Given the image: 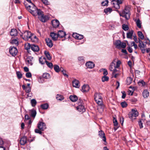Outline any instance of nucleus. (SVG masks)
Masks as SVG:
<instances>
[{
  "mask_svg": "<svg viewBox=\"0 0 150 150\" xmlns=\"http://www.w3.org/2000/svg\"><path fill=\"white\" fill-rule=\"evenodd\" d=\"M94 97L95 101L98 105V109L100 112H101L103 111L104 107L102 103L101 95L100 93H96L94 94Z\"/></svg>",
  "mask_w": 150,
  "mask_h": 150,
  "instance_id": "1",
  "label": "nucleus"
},
{
  "mask_svg": "<svg viewBox=\"0 0 150 150\" xmlns=\"http://www.w3.org/2000/svg\"><path fill=\"white\" fill-rule=\"evenodd\" d=\"M32 6H31V7L29 8L28 11L30 12L35 17L37 16L38 11L40 10H41L40 9H38L36 7L33 3H32Z\"/></svg>",
  "mask_w": 150,
  "mask_h": 150,
  "instance_id": "2",
  "label": "nucleus"
},
{
  "mask_svg": "<svg viewBox=\"0 0 150 150\" xmlns=\"http://www.w3.org/2000/svg\"><path fill=\"white\" fill-rule=\"evenodd\" d=\"M37 16L39 20L42 22H45L48 19V16H44L43 12L41 10H40L39 12L38 11Z\"/></svg>",
  "mask_w": 150,
  "mask_h": 150,
  "instance_id": "3",
  "label": "nucleus"
},
{
  "mask_svg": "<svg viewBox=\"0 0 150 150\" xmlns=\"http://www.w3.org/2000/svg\"><path fill=\"white\" fill-rule=\"evenodd\" d=\"M114 44L115 47L119 49L125 48L126 47V44L125 42H122L119 40H117L114 42Z\"/></svg>",
  "mask_w": 150,
  "mask_h": 150,
  "instance_id": "4",
  "label": "nucleus"
},
{
  "mask_svg": "<svg viewBox=\"0 0 150 150\" xmlns=\"http://www.w3.org/2000/svg\"><path fill=\"white\" fill-rule=\"evenodd\" d=\"M138 115V112L135 109H132L129 114V117L131 120L135 119Z\"/></svg>",
  "mask_w": 150,
  "mask_h": 150,
  "instance_id": "5",
  "label": "nucleus"
},
{
  "mask_svg": "<svg viewBox=\"0 0 150 150\" xmlns=\"http://www.w3.org/2000/svg\"><path fill=\"white\" fill-rule=\"evenodd\" d=\"M78 102V103L79 105L76 107V110L81 113L85 112V109L84 108V106L82 104L83 100H79Z\"/></svg>",
  "mask_w": 150,
  "mask_h": 150,
  "instance_id": "6",
  "label": "nucleus"
},
{
  "mask_svg": "<svg viewBox=\"0 0 150 150\" xmlns=\"http://www.w3.org/2000/svg\"><path fill=\"white\" fill-rule=\"evenodd\" d=\"M21 36L25 40H27L29 39H31V38L33 36L31 33L28 31L24 32Z\"/></svg>",
  "mask_w": 150,
  "mask_h": 150,
  "instance_id": "7",
  "label": "nucleus"
},
{
  "mask_svg": "<svg viewBox=\"0 0 150 150\" xmlns=\"http://www.w3.org/2000/svg\"><path fill=\"white\" fill-rule=\"evenodd\" d=\"M26 64L28 65H32L33 62V58L31 56H28L25 59Z\"/></svg>",
  "mask_w": 150,
  "mask_h": 150,
  "instance_id": "8",
  "label": "nucleus"
},
{
  "mask_svg": "<svg viewBox=\"0 0 150 150\" xmlns=\"http://www.w3.org/2000/svg\"><path fill=\"white\" fill-rule=\"evenodd\" d=\"M38 128L40 130L44 131L46 128V126L44 122H39L38 124Z\"/></svg>",
  "mask_w": 150,
  "mask_h": 150,
  "instance_id": "9",
  "label": "nucleus"
},
{
  "mask_svg": "<svg viewBox=\"0 0 150 150\" xmlns=\"http://www.w3.org/2000/svg\"><path fill=\"white\" fill-rule=\"evenodd\" d=\"M9 52L10 54L13 56H15L18 52V51L16 47L11 46L10 47Z\"/></svg>",
  "mask_w": 150,
  "mask_h": 150,
  "instance_id": "10",
  "label": "nucleus"
},
{
  "mask_svg": "<svg viewBox=\"0 0 150 150\" xmlns=\"http://www.w3.org/2000/svg\"><path fill=\"white\" fill-rule=\"evenodd\" d=\"M98 135L102 139V140L104 142H106V139L105 135V134L103 131L101 130L99 132Z\"/></svg>",
  "mask_w": 150,
  "mask_h": 150,
  "instance_id": "11",
  "label": "nucleus"
},
{
  "mask_svg": "<svg viewBox=\"0 0 150 150\" xmlns=\"http://www.w3.org/2000/svg\"><path fill=\"white\" fill-rule=\"evenodd\" d=\"M72 85L74 87L79 88L80 86L79 81L76 79H74L72 81Z\"/></svg>",
  "mask_w": 150,
  "mask_h": 150,
  "instance_id": "12",
  "label": "nucleus"
},
{
  "mask_svg": "<svg viewBox=\"0 0 150 150\" xmlns=\"http://www.w3.org/2000/svg\"><path fill=\"white\" fill-rule=\"evenodd\" d=\"M73 37L76 39L78 40H81L83 38V36L81 35H80L76 33H74L72 34Z\"/></svg>",
  "mask_w": 150,
  "mask_h": 150,
  "instance_id": "13",
  "label": "nucleus"
},
{
  "mask_svg": "<svg viewBox=\"0 0 150 150\" xmlns=\"http://www.w3.org/2000/svg\"><path fill=\"white\" fill-rule=\"evenodd\" d=\"M112 4L113 5V6L116 9H118L120 8V6L118 2L116 0H113L112 1Z\"/></svg>",
  "mask_w": 150,
  "mask_h": 150,
  "instance_id": "14",
  "label": "nucleus"
},
{
  "mask_svg": "<svg viewBox=\"0 0 150 150\" xmlns=\"http://www.w3.org/2000/svg\"><path fill=\"white\" fill-rule=\"evenodd\" d=\"M52 23L54 28L58 27L59 25V21L57 20H53L52 21Z\"/></svg>",
  "mask_w": 150,
  "mask_h": 150,
  "instance_id": "15",
  "label": "nucleus"
},
{
  "mask_svg": "<svg viewBox=\"0 0 150 150\" xmlns=\"http://www.w3.org/2000/svg\"><path fill=\"white\" fill-rule=\"evenodd\" d=\"M31 50L34 52H38L39 50V48L38 45L32 44Z\"/></svg>",
  "mask_w": 150,
  "mask_h": 150,
  "instance_id": "16",
  "label": "nucleus"
},
{
  "mask_svg": "<svg viewBox=\"0 0 150 150\" xmlns=\"http://www.w3.org/2000/svg\"><path fill=\"white\" fill-rule=\"evenodd\" d=\"M86 65L88 68L92 69L94 67L95 64L93 62L89 61L86 63Z\"/></svg>",
  "mask_w": 150,
  "mask_h": 150,
  "instance_id": "17",
  "label": "nucleus"
},
{
  "mask_svg": "<svg viewBox=\"0 0 150 150\" xmlns=\"http://www.w3.org/2000/svg\"><path fill=\"white\" fill-rule=\"evenodd\" d=\"M115 60H116V59L114 60L110 65L109 69L111 71H112V70H113L114 68H115V62H116Z\"/></svg>",
  "mask_w": 150,
  "mask_h": 150,
  "instance_id": "18",
  "label": "nucleus"
},
{
  "mask_svg": "<svg viewBox=\"0 0 150 150\" xmlns=\"http://www.w3.org/2000/svg\"><path fill=\"white\" fill-rule=\"evenodd\" d=\"M89 87L87 85H84L82 87L81 91L83 92H88L89 91Z\"/></svg>",
  "mask_w": 150,
  "mask_h": 150,
  "instance_id": "19",
  "label": "nucleus"
},
{
  "mask_svg": "<svg viewBox=\"0 0 150 150\" xmlns=\"http://www.w3.org/2000/svg\"><path fill=\"white\" fill-rule=\"evenodd\" d=\"M27 138L26 137L23 136L20 139V144L21 145H24L27 143Z\"/></svg>",
  "mask_w": 150,
  "mask_h": 150,
  "instance_id": "20",
  "label": "nucleus"
},
{
  "mask_svg": "<svg viewBox=\"0 0 150 150\" xmlns=\"http://www.w3.org/2000/svg\"><path fill=\"white\" fill-rule=\"evenodd\" d=\"M45 41L47 45L50 47H51L53 46V43L52 40L49 38L45 39Z\"/></svg>",
  "mask_w": 150,
  "mask_h": 150,
  "instance_id": "21",
  "label": "nucleus"
},
{
  "mask_svg": "<svg viewBox=\"0 0 150 150\" xmlns=\"http://www.w3.org/2000/svg\"><path fill=\"white\" fill-rule=\"evenodd\" d=\"M50 35L52 39L54 41L56 40L58 37L57 34L55 33L54 32L51 33H50Z\"/></svg>",
  "mask_w": 150,
  "mask_h": 150,
  "instance_id": "22",
  "label": "nucleus"
},
{
  "mask_svg": "<svg viewBox=\"0 0 150 150\" xmlns=\"http://www.w3.org/2000/svg\"><path fill=\"white\" fill-rule=\"evenodd\" d=\"M57 35L58 37L63 38L66 35L65 33L62 30H59L58 32Z\"/></svg>",
  "mask_w": 150,
  "mask_h": 150,
  "instance_id": "23",
  "label": "nucleus"
},
{
  "mask_svg": "<svg viewBox=\"0 0 150 150\" xmlns=\"http://www.w3.org/2000/svg\"><path fill=\"white\" fill-rule=\"evenodd\" d=\"M18 34L17 30L15 29H12L10 32V34L11 36H15L17 35Z\"/></svg>",
  "mask_w": 150,
  "mask_h": 150,
  "instance_id": "24",
  "label": "nucleus"
},
{
  "mask_svg": "<svg viewBox=\"0 0 150 150\" xmlns=\"http://www.w3.org/2000/svg\"><path fill=\"white\" fill-rule=\"evenodd\" d=\"M32 44H30L29 43H27L25 44V49L27 50V52L30 53V49H31Z\"/></svg>",
  "mask_w": 150,
  "mask_h": 150,
  "instance_id": "25",
  "label": "nucleus"
},
{
  "mask_svg": "<svg viewBox=\"0 0 150 150\" xmlns=\"http://www.w3.org/2000/svg\"><path fill=\"white\" fill-rule=\"evenodd\" d=\"M138 46L140 47L142 53H144L145 52V50L144 49V48L146 47V45L144 43H143L141 44V45H139Z\"/></svg>",
  "mask_w": 150,
  "mask_h": 150,
  "instance_id": "26",
  "label": "nucleus"
},
{
  "mask_svg": "<svg viewBox=\"0 0 150 150\" xmlns=\"http://www.w3.org/2000/svg\"><path fill=\"white\" fill-rule=\"evenodd\" d=\"M46 62L47 61L45 57H42L39 58V62L42 64H44L45 63H46Z\"/></svg>",
  "mask_w": 150,
  "mask_h": 150,
  "instance_id": "27",
  "label": "nucleus"
},
{
  "mask_svg": "<svg viewBox=\"0 0 150 150\" xmlns=\"http://www.w3.org/2000/svg\"><path fill=\"white\" fill-rule=\"evenodd\" d=\"M70 99L72 102H75L78 100V98L75 95L70 96L69 97Z\"/></svg>",
  "mask_w": 150,
  "mask_h": 150,
  "instance_id": "28",
  "label": "nucleus"
},
{
  "mask_svg": "<svg viewBox=\"0 0 150 150\" xmlns=\"http://www.w3.org/2000/svg\"><path fill=\"white\" fill-rule=\"evenodd\" d=\"M30 113L31 116L35 117L36 114V111L34 109L30 110Z\"/></svg>",
  "mask_w": 150,
  "mask_h": 150,
  "instance_id": "29",
  "label": "nucleus"
},
{
  "mask_svg": "<svg viewBox=\"0 0 150 150\" xmlns=\"http://www.w3.org/2000/svg\"><path fill=\"white\" fill-rule=\"evenodd\" d=\"M119 14L120 16H122L123 17L125 16L126 19L127 20L128 19L130 18L129 13H123L122 15H121L120 13H119Z\"/></svg>",
  "mask_w": 150,
  "mask_h": 150,
  "instance_id": "30",
  "label": "nucleus"
},
{
  "mask_svg": "<svg viewBox=\"0 0 150 150\" xmlns=\"http://www.w3.org/2000/svg\"><path fill=\"white\" fill-rule=\"evenodd\" d=\"M25 120H28V125H31L32 123V121L30 118L28 116V115H25Z\"/></svg>",
  "mask_w": 150,
  "mask_h": 150,
  "instance_id": "31",
  "label": "nucleus"
},
{
  "mask_svg": "<svg viewBox=\"0 0 150 150\" xmlns=\"http://www.w3.org/2000/svg\"><path fill=\"white\" fill-rule=\"evenodd\" d=\"M135 21L136 25L138 27L140 28H141L142 23L139 19L138 18L137 20H136Z\"/></svg>",
  "mask_w": 150,
  "mask_h": 150,
  "instance_id": "32",
  "label": "nucleus"
},
{
  "mask_svg": "<svg viewBox=\"0 0 150 150\" xmlns=\"http://www.w3.org/2000/svg\"><path fill=\"white\" fill-rule=\"evenodd\" d=\"M143 96L144 98H146L149 96V93L147 90H145L143 92Z\"/></svg>",
  "mask_w": 150,
  "mask_h": 150,
  "instance_id": "33",
  "label": "nucleus"
},
{
  "mask_svg": "<svg viewBox=\"0 0 150 150\" xmlns=\"http://www.w3.org/2000/svg\"><path fill=\"white\" fill-rule=\"evenodd\" d=\"M40 107L42 109L44 110H46L48 108L49 105L47 103H45L41 105H40Z\"/></svg>",
  "mask_w": 150,
  "mask_h": 150,
  "instance_id": "34",
  "label": "nucleus"
},
{
  "mask_svg": "<svg viewBox=\"0 0 150 150\" xmlns=\"http://www.w3.org/2000/svg\"><path fill=\"white\" fill-rule=\"evenodd\" d=\"M45 56H46V57L47 58V59L49 60H50L51 59V57L50 56V55L49 54V52L47 51H45Z\"/></svg>",
  "mask_w": 150,
  "mask_h": 150,
  "instance_id": "35",
  "label": "nucleus"
},
{
  "mask_svg": "<svg viewBox=\"0 0 150 150\" xmlns=\"http://www.w3.org/2000/svg\"><path fill=\"white\" fill-rule=\"evenodd\" d=\"M112 11V8H108L104 10V12L107 14H108L109 13H110Z\"/></svg>",
  "mask_w": 150,
  "mask_h": 150,
  "instance_id": "36",
  "label": "nucleus"
},
{
  "mask_svg": "<svg viewBox=\"0 0 150 150\" xmlns=\"http://www.w3.org/2000/svg\"><path fill=\"white\" fill-rule=\"evenodd\" d=\"M56 98L57 100H62L64 99V97L61 95L57 94L56 96Z\"/></svg>",
  "mask_w": 150,
  "mask_h": 150,
  "instance_id": "37",
  "label": "nucleus"
},
{
  "mask_svg": "<svg viewBox=\"0 0 150 150\" xmlns=\"http://www.w3.org/2000/svg\"><path fill=\"white\" fill-rule=\"evenodd\" d=\"M30 102L32 106L33 107H35L37 103L36 100L34 99H32L31 100Z\"/></svg>",
  "mask_w": 150,
  "mask_h": 150,
  "instance_id": "38",
  "label": "nucleus"
},
{
  "mask_svg": "<svg viewBox=\"0 0 150 150\" xmlns=\"http://www.w3.org/2000/svg\"><path fill=\"white\" fill-rule=\"evenodd\" d=\"M43 78L48 79L50 78V75L47 73L43 74L42 75Z\"/></svg>",
  "mask_w": 150,
  "mask_h": 150,
  "instance_id": "39",
  "label": "nucleus"
},
{
  "mask_svg": "<svg viewBox=\"0 0 150 150\" xmlns=\"http://www.w3.org/2000/svg\"><path fill=\"white\" fill-rule=\"evenodd\" d=\"M138 35L139 37L142 40L144 39V37L141 31H138Z\"/></svg>",
  "mask_w": 150,
  "mask_h": 150,
  "instance_id": "40",
  "label": "nucleus"
},
{
  "mask_svg": "<svg viewBox=\"0 0 150 150\" xmlns=\"http://www.w3.org/2000/svg\"><path fill=\"white\" fill-rule=\"evenodd\" d=\"M127 83V85H129L132 81V79L131 77L127 78L126 79Z\"/></svg>",
  "mask_w": 150,
  "mask_h": 150,
  "instance_id": "41",
  "label": "nucleus"
},
{
  "mask_svg": "<svg viewBox=\"0 0 150 150\" xmlns=\"http://www.w3.org/2000/svg\"><path fill=\"white\" fill-rule=\"evenodd\" d=\"M109 80V77L106 76H104L102 77V82H104L105 81H107Z\"/></svg>",
  "mask_w": 150,
  "mask_h": 150,
  "instance_id": "42",
  "label": "nucleus"
},
{
  "mask_svg": "<svg viewBox=\"0 0 150 150\" xmlns=\"http://www.w3.org/2000/svg\"><path fill=\"white\" fill-rule=\"evenodd\" d=\"M108 2L109 1L108 0H105V1L102 2L101 4L102 6H107L108 5Z\"/></svg>",
  "mask_w": 150,
  "mask_h": 150,
  "instance_id": "43",
  "label": "nucleus"
},
{
  "mask_svg": "<svg viewBox=\"0 0 150 150\" xmlns=\"http://www.w3.org/2000/svg\"><path fill=\"white\" fill-rule=\"evenodd\" d=\"M54 68L55 71L57 72H58L59 71V67L57 65H54Z\"/></svg>",
  "mask_w": 150,
  "mask_h": 150,
  "instance_id": "44",
  "label": "nucleus"
},
{
  "mask_svg": "<svg viewBox=\"0 0 150 150\" xmlns=\"http://www.w3.org/2000/svg\"><path fill=\"white\" fill-rule=\"evenodd\" d=\"M133 35V31H130L127 33V38H132Z\"/></svg>",
  "mask_w": 150,
  "mask_h": 150,
  "instance_id": "45",
  "label": "nucleus"
},
{
  "mask_svg": "<svg viewBox=\"0 0 150 150\" xmlns=\"http://www.w3.org/2000/svg\"><path fill=\"white\" fill-rule=\"evenodd\" d=\"M11 43L12 44H15L16 45H18V42L17 40L16 39H13L11 41Z\"/></svg>",
  "mask_w": 150,
  "mask_h": 150,
  "instance_id": "46",
  "label": "nucleus"
},
{
  "mask_svg": "<svg viewBox=\"0 0 150 150\" xmlns=\"http://www.w3.org/2000/svg\"><path fill=\"white\" fill-rule=\"evenodd\" d=\"M16 74L18 79H20L22 77V75L20 71H17Z\"/></svg>",
  "mask_w": 150,
  "mask_h": 150,
  "instance_id": "47",
  "label": "nucleus"
},
{
  "mask_svg": "<svg viewBox=\"0 0 150 150\" xmlns=\"http://www.w3.org/2000/svg\"><path fill=\"white\" fill-rule=\"evenodd\" d=\"M46 63L47 65V66L49 67L51 69H52L53 68V64L52 63L49 62L48 61H47V62H46Z\"/></svg>",
  "mask_w": 150,
  "mask_h": 150,
  "instance_id": "48",
  "label": "nucleus"
},
{
  "mask_svg": "<svg viewBox=\"0 0 150 150\" xmlns=\"http://www.w3.org/2000/svg\"><path fill=\"white\" fill-rule=\"evenodd\" d=\"M122 28L125 30L126 31L128 30L129 28L127 25L123 24L122 25Z\"/></svg>",
  "mask_w": 150,
  "mask_h": 150,
  "instance_id": "49",
  "label": "nucleus"
},
{
  "mask_svg": "<svg viewBox=\"0 0 150 150\" xmlns=\"http://www.w3.org/2000/svg\"><path fill=\"white\" fill-rule=\"evenodd\" d=\"M121 105L122 108L126 107L127 106V104L126 102L124 101L121 103Z\"/></svg>",
  "mask_w": 150,
  "mask_h": 150,
  "instance_id": "50",
  "label": "nucleus"
},
{
  "mask_svg": "<svg viewBox=\"0 0 150 150\" xmlns=\"http://www.w3.org/2000/svg\"><path fill=\"white\" fill-rule=\"evenodd\" d=\"M31 88L30 87H26L25 90V92L27 93H30L31 92Z\"/></svg>",
  "mask_w": 150,
  "mask_h": 150,
  "instance_id": "51",
  "label": "nucleus"
},
{
  "mask_svg": "<svg viewBox=\"0 0 150 150\" xmlns=\"http://www.w3.org/2000/svg\"><path fill=\"white\" fill-rule=\"evenodd\" d=\"M121 63V61L120 60H118L116 62V65H115V68H118L120 67Z\"/></svg>",
  "mask_w": 150,
  "mask_h": 150,
  "instance_id": "52",
  "label": "nucleus"
},
{
  "mask_svg": "<svg viewBox=\"0 0 150 150\" xmlns=\"http://www.w3.org/2000/svg\"><path fill=\"white\" fill-rule=\"evenodd\" d=\"M113 122L114 124V125L115 126H117L118 125L117 122V120L115 118L113 119Z\"/></svg>",
  "mask_w": 150,
  "mask_h": 150,
  "instance_id": "53",
  "label": "nucleus"
},
{
  "mask_svg": "<svg viewBox=\"0 0 150 150\" xmlns=\"http://www.w3.org/2000/svg\"><path fill=\"white\" fill-rule=\"evenodd\" d=\"M35 132L36 133H39L40 134H42L41 130H40L39 129H36L35 130Z\"/></svg>",
  "mask_w": 150,
  "mask_h": 150,
  "instance_id": "54",
  "label": "nucleus"
},
{
  "mask_svg": "<svg viewBox=\"0 0 150 150\" xmlns=\"http://www.w3.org/2000/svg\"><path fill=\"white\" fill-rule=\"evenodd\" d=\"M25 75L27 78H30L31 77L32 75L31 73L28 72Z\"/></svg>",
  "mask_w": 150,
  "mask_h": 150,
  "instance_id": "55",
  "label": "nucleus"
},
{
  "mask_svg": "<svg viewBox=\"0 0 150 150\" xmlns=\"http://www.w3.org/2000/svg\"><path fill=\"white\" fill-rule=\"evenodd\" d=\"M139 126L140 128H142L143 127V123L142 122V121L140 120L139 122Z\"/></svg>",
  "mask_w": 150,
  "mask_h": 150,
  "instance_id": "56",
  "label": "nucleus"
},
{
  "mask_svg": "<svg viewBox=\"0 0 150 150\" xmlns=\"http://www.w3.org/2000/svg\"><path fill=\"white\" fill-rule=\"evenodd\" d=\"M138 83L141 84L142 86H143L145 85V83L143 80L140 81Z\"/></svg>",
  "mask_w": 150,
  "mask_h": 150,
  "instance_id": "57",
  "label": "nucleus"
},
{
  "mask_svg": "<svg viewBox=\"0 0 150 150\" xmlns=\"http://www.w3.org/2000/svg\"><path fill=\"white\" fill-rule=\"evenodd\" d=\"M122 98L123 99H124L125 98L126 94V93H125V92L124 91H122Z\"/></svg>",
  "mask_w": 150,
  "mask_h": 150,
  "instance_id": "58",
  "label": "nucleus"
},
{
  "mask_svg": "<svg viewBox=\"0 0 150 150\" xmlns=\"http://www.w3.org/2000/svg\"><path fill=\"white\" fill-rule=\"evenodd\" d=\"M108 74V72L106 69H103V74L104 75V76H106Z\"/></svg>",
  "mask_w": 150,
  "mask_h": 150,
  "instance_id": "59",
  "label": "nucleus"
},
{
  "mask_svg": "<svg viewBox=\"0 0 150 150\" xmlns=\"http://www.w3.org/2000/svg\"><path fill=\"white\" fill-rule=\"evenodd\" d=\"M127 50L129 53H131L132 52L133 50L130 47H129L127 48Z\"/></svg>",
  "mask_w": 150,
  "mask_h": 150,
  "instance_id": "60",
  "label": "nucleus"
},
{
  "mask_svg": "<svg viewBox=\"0 0 150 150\" xmlns=\"http://www.w3.org/2000/svg\"><path fill=\"white\" fill-rule=\"evenodd\" d=\"M42 1L43 2V3L45 4H48L49 3L47 0H42Z\"/></svg>",
  "mask_w": 150,
  "mask_h": 150,
  "instance_id": "61",
  "label": "nucleus"
},
{
  "mask_svg": "<svg viewBox=\"0 0 150 150\" xmlns=\"http://www.w3.org/2000/svg\"><path fill=\"white\" fill-rule=\"evenodd\" d=\"M24 5L25 6V7L26 9L28 11L29 10V8H30L31 7V6L30 5H28L27 4H25L24 3Z\"/></svg>",
  "mask_w": 150,
  "mask_h": 150,
  "instance_id": "62",
  "label": "nucleus"
},
{
  "mask_svg": "<svg viewBox=\"0 0 150 150\" xmlns=\"http://www.w3.org/2000/svg\"><path fill=\"white\" fill-rule=\"evenodd\" d=\"M112 77L115 78H116L119 75L118 74V73L112 74Z\"/></svg>",
  "mask_w": 150,
  "mask_h": 150,
  "instance_id": "63",
  "label": "nucleus"
},
{
  "mask_svg": "<svg viewBox=\"0 0 150 150\" xmlns=\"http://www.w3.org/2000/svg\"><path fill=\"white\" fill-rule=\"evenodd\" d=\"M84 57L82 56H80L78 57V60L80 61H81L83 60Z\"/></svg>",
  "mask_w": 150,
  "mask_h": 150,
  "instance_id": "64",
  "label": "nucleus"
}]
</instances>
